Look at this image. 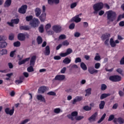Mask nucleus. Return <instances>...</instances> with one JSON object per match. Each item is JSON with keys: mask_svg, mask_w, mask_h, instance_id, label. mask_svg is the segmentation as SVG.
<instances>
[{"mask_svg": "<svg viewBox=\"0 0 124 124\" xmlns=\"http://www.w3.org/2000/svg\"><path fill=\"white\" fill-rule=\"evenodd\" d=\"M107 20H108L109 22H114L117 18V14L116 12L113 11H108L107 12Z\"/></svg>", "mask_w": 124, "mask_h": 124, "instance_id": "obj_1", "label": "nucleus"}, {"mask_svg": "<svg viewBox=\"0 0 124 124\" xmlns=\"http://www.w3.org/2000/svg\"><path fill=\"white\" fill-rule=\"evenodd\" d=\"M103 6H104V4L101 2H100L94 4L93 6V8L95 11L97 12L99 11V10H101V9L103 8Z\"/></svg>", "mask_w": 124, "mask_h": 124, "instance_id": "obj_2", "label": "nucleus"}, {"mask_svg": "<svg viewBox=\"0 0 124 124\" xmlns=\"http://www.w3.org/2000/svg\"><path fill=\"white\" fill-rule=\"evenodd\" d=\"M26 36L27 38H29L30 34L27 33L26 35L24 33H19L17 35V39L20 41H25L26 40Z\"/></svg>", "mask_w": 124, "mask_h": 124, "instance_id": "obj_3", "label": "nucleus"}, {"mask_svg": "<svg viewBox=\"0 0 124 124\" xmlns=\"http://www.w3.org/2000/svg\"><path fill=\"white\" fill-rule=\"evenodd\" d=\"M109 80L112 82H120L122 81V77L119 75L111 76L109 77Z\"/></svg>", "mask_w": 124, "mask_h": 124, "instance_id": "obj_4", "label": "nucleus"}, {"mask_svg": "<svg viewBox=\"0 0 124 124\" xmlns=\"http://www.w3.org/2000/svg\"><path fill=\"white\" fill-rule=\"evenodd\" d=\"M40 24V21L38 18H34L32 20L31 22H30V25L32 27V28H37Z\"/></svg>", "mask_w": 124, "mask_h": 124, "instance_id": "obj_5", "label": "nucleus"}, {"mask_svg": "<svg viewBox=\"0 0 124 124\" xmlns=\"http://www.w3.org/2000/svg\"><path fill=\"white\" fill-rule=\"evenodd\" d=\"M19 21L20 20L19 19V18L14 19H12L10 22H7V25H9V26H10V27H14V24H15V25H17L19 24Z\"/></svg>", "mask_w": 124, "mask_h": 124, "instance_id": "obj_6", "label": "nucleus"}, {"mask_svg": "<svg viewBox=\"0 0 124 124\" xmlns=\"http://www.w3.org/2000/svg\"><path fill=\"white\" fill-rule=\"evenodd\" d=\"M28 9V6L27 5H23L21 8L18 9L19 13L21 14H25L27 11V9Z\"/></svg>", "mask_w": 124, "mask_h": 124, "instance_id": "obj_7", "label": "nucleus"}, {"mask_svg": "<svg viewBox=\"0 0 124 124\" xmlns=\"http://www.w3.org/2000/svg\"><path fill=\"white\" fill-rule=\"evenodd\" d=\"M52 30L55 32L58 33V32L62 31V27L60 25H54L52 27Z\"/></svg>", "mask_w": 124, "mask_h": 124, "instance_id": "obj_8", "label": "nucleus"}, {"mask_svg": "<svg viewBox=\"0 0 124 124\" xmlns=\"http://www.w3.org/2000/svg\"><path fill=\"white\" fill-rule=\"evenodd\" d=\"M15 109L14 108H12V109H10L9 108H6L5 109V112L7 115H10V116H12L14 114Z\"/></svg>", "mask_w": 124, "mask_h": 124, "instance_id": "obj_9", "label": "nucleus"}, {"mask_svg": "<svg viewBox=\"0 0 124 124\" xmlns=\"http://www.w3.org/2000/svg\"><path fill=\"white\" fill-rule=\"evenodd\" d=\"M72 53V49L69 48L66 50L65 53H61L60 54L61 57H66V56H68V55H70V54Z\"/></svg>", "mask_w": 124, "mask_h": 124, "instance_id": "obj_10", "label": "nucleus"}, {"mask_svg": "<svg viewBox=\"0 0 124 124\" xmlns=\"http://www.w3.org/2000/svg\"><path fill=\"white\" fill-rule=\"evenodd\" d=\"M54 79L57 81H63L65 79V76L64 75H58L56 76Z\"/></svg>", "mask_w": 124, "mask_h": 124, "instance_id": "obj_11", "label": "nucleus"}, {"mask_svg": "<svg viewBox=\"0 0 124 124\" xmlns=\"http://www.w3.org/2000/svg\"><path fill=\"white\" fill-rule=\"evenodd\" d=\"M47 3L49 5H54V4H59L60 0H47Z\"/></svg>", "mask_w": 124, "mask_h": 124, "instance_id": "obj_12", "label": "nucleus"}, {"mask_svg": "<svg viewBox=\"0 0 124 124\" xmlns=\"http://www.w3.org/2000/svg\"><path fill=\"white\" fill-rule=\"evenodd\" d=\"M82 16V14H79L76 16L75 17H73V20L76 23H79V22H81V18L79 17H81Z\"/></svg>", "mask_w": 124, "mask_h": 124, "instance_id": "obj_13", "label": "nucleus"}, {"mask_svg": "<svg viewBox=\"0 0 124 124\" xmlns=\"http://www.w3.org/2000/svg\"><path fill=\"white\" fill-rule=\"evenodd\" d=\"M97 116V112H95L90 117L88 118V121H89V122H95V119H96Z\"/></svg>", "mask_w": 124, "mask_h": 124, "instance_id": "obj_14", "label": "nucleus"}, {"mask_svg": "<svg viewBox=\"0 0 124 124\" xmlns=\"http://www.w3.org/2000/svg\"><path fill=\"white\" fill-rule=\"evenodd\" d=\"M47 90V87L46 86H41L40 87L38 91L39 93H44Z\"/></svg>", "mask_w": 124, "mask_h": 124, "instance_id": "obj_15", "label": "nucleus"}, {"mask_svg": "<svg viewBox=\"0 0 124 124\" xmlns=\"http://www.w3.org/2000/svg\"><path fill=\"white\" fill-rule=\"evenodd\" d=\"M38 17L41 22H45V20H46V13H42L41 16H39Z\"/></svg>", "mask_w": 124, "mask_h": 124, "instance_id": "obj_16", "label": "nucleus"}, {"mask_svg": "<svg viewBox=\"0 0 124 124\" xmlns=\"http://www.w3.org/2000/svg\"><path fill=\"white\" fill-rule=\"evenodd\" d=\"M36 61V56L35 55L32 56L30 60V65H34V64H35Z\"/></svg>", "mask_w": 124, "mask_h": 124, "instance_id": "obj_17", "label": "nucleus"}, {"mask_svg": "<svg viewBox=\"0 0 124 124\" xmlns=\"http://www.w3.org/2000/svg\"><path fill=\"white\" fill-rule=\"evenodd\" d=\"M50 46H47L45 48L44 54L45 56H49V55H50Z\"/></svg>", "mask_w": 124, "mask_h": 124, "instance_id": "obj_18", "label": "nucleus"}, {"mask_svg": "<svg viewBox=\"0 0 124 124\" xmlns=\"http://www.w3.org/2000/svg\"><path fill=\"white\" fill-rule=\"evenodd\" d=\"M30 27L27 25L21 26L19 27V30H20V31H30Z\"/></svg>", "mask_w": 124, "mask_h": 124, "instance_id": "obj_19", "label": "nucleus"}, {"mask_svg": "<svg viewBox=\"0 0 124 124\" xmlns=\"http://www.w3.org/2000/svg\"><path fill=\"white\" fill-rule=\"evenodd\" d=\"M30 61V58H26L23 60L19 61L18 62L19 65H22V64H25L27 62H29Z\"/></svg>", "mask_w": 124, "mask_h": 124, "instance_id": "obj_20", "label": "nucleus"}, {"mask_svg": "<svg viewBox=\"0 0 124 124\" xmlns=\"http://www.w3.org/2000/svg\"><path fill=\"white\" fill-rule=\"evenodd\" d=\"M35 13L36 17H39L41 14V9L39 8H36L35 10Z\"/></svg>", "mask_w": 124, "mask_h": 124, "instance_id": "obj_21", "label": "nucleus"}, {"mask_svg": "<svg viewBox=\"0 0 124 124\" xmlns=\"http://www.w3.org/2000/svg\"><path fill=\"white\" fill-rule=\"evenodd\" d=\"M37 99L38 100H40L42 102L46 103V100H45V98L42 96V95H38L37 96Z\"/></svg>", "mask_w": 124, "mask_h": 124, "instance_id": "obj_22", "label": "nucleus"}, {"mask_svg": "<svg viewBox=\"0 0 124 124\" xmlns=\"http://www.w3.org/2000/svg\"><path fill=\"white\" fill-rule=\"evenodd\" d=\"M110 36L111 35L110 34V33H106L105 34L102 35V39H103V40H105V39H109V38Z\"/></svg>", "mask_w": 124, "mask_h": 124, "instance_id": "obj_23", "label": "nucleus"}, {"mask_svg": "<svg viewBox=\"0 0 124 124\" xmlns=\"http://www.w3.org/2000/svg\"><path fill=\"white\" fill-rule=\"evenodd\" d=\"M11 2H12L11 0H6L4 4V7H9V6L11 5Z\"/></svg>", "mask_w": 124, "mask_h": 124, "instance_id": "obj_24", "label": "nucleus"}, {"mask_svg": "<svg viewBox=\"0 0 124 124\" xmlns=\"http://www.w3.org/2000/svg\"><path fill=\"white\" fill-rule=\"evenodd\" d=\"M71 62V60L68 57L65 58L63 60V63H64L65 64H69V63H70Z\"/></svg>", "mask_w": 124, "mask_h": 124, "instance_id": "obj_25", "label": "nucleus"}, {"mask_svg": "<svg viewBox=\"0 0 124 124\" xmlns=\"http://www.w3.org/2000/svg\"><path fill=\"white\" fill-rule=\"evenodd\" d=\"M86 94L85 96H89L90 95L92 94V88H88L85 90Z\"/></svg>", "mask_w": 124, "mask_h": 124, "instance_id": "obj_26", "label": "nucleus"}, {"mask_svg": "<svg viewBox=\"0 0 124 124\" xmlns=\"http://www.w3.org/2000/svg\"><path fill=\"white\" fill-rule=\"evenodd\" d=\"M88 72L90 74H93L94 73H97L98 70L93 68H89L88 69Z\"/></svg>", "mask_w": 124, "mask_h": 124, "instance_id": "obj_27", "label": "nucleus"}, {"mask_svg": "<svg viewBox=\"0 0 124 124\" xmlns=\"http://www.w3.org/2000/svg\"><path fill=\"white\" fill-rule=\"evenodd\" d=\"M105 106V101H101L100 104L99 105V109H104Z\"/></svg>", "mask_w": 124, "mask_h": 124, "instance_id": "obj_28", "label": "nucleus"}, {"mask_svg": "<svg viewBox=\"0 0 124 124\" xmlns=\"http://www.w3.org/2000/svg\"><path fill=\"white\" fill-rule=\"evenodd\" d=\"M6 46H7V43L6 42H0V48H6Z\"/></svg>", "mask_w": 124, "mask_h": 124, "instance_id": "obj_29", "label": "nucleus"}, {"mask_svg": "<svg viewBox=\"0 0 124 124\" xmlns=\"http://www.w3.org/2000/svg\"><path fill=\"white\" fill-rule=\"evenodd\" d=\"M4 55H7V50L5 49H2L0 50V56H3Z\"/></svg>", "mask_w": 124, "mask_h": 124, "instance_id": "obj_30", "label": "nucleus"}, {"mask_svg": "<svg viewBox=\"0 0 124 124\" xmlns=\"http://www.w3.org/2000/svg\"><path fill=\"white\" fill-rule=\"evenodd\" d=\"M37 44L39 45L43 42V40H42V38L40 36H38L37 38Z\"/></svg>", "mask_w": 124, "mask_h": 124, "instance_id": "obj_31", "label": "nucleus"}, {"mask_svg": "<svg viewBox=\"0 0 124 124\" xmlns=\"http://www.w3.org/2000/svg\"><path fill=\"white\" fill-rule=\"evenodd\" d=\"M80 67L83 69V70H87L88 68H87V65H86V64L84 63V62H81L80 63Z\"/></svg>", "mask_w": 124, "mask_h": 124, "instance_id": "obj_32", "label": "nucleus"}, {"mask_svg": "<svg viewBox=\"0 0 124 124\" xmlns=\"http://www.w3.org/2000/svg\"><path fill=\"white\" fill-rule=\"evenodd\" d=\"M110 93H103L101 95L100 99H104V98H106V97H108L109 96Z\"/></svg>", "mask_w": 124, "mask_h": 124, "instance_id": "obj_33", "label": "nucleus"}, {"mask_svg": "<svg viewBox=\"0 0 124 124\" xmlns=\"http://www.w3.org/2000/svg\"><path fill=\"white\" fill-rule=\"evenodd\" d=\"M116 72L119 73V74H120V75H122V76H124V71H123V69H122L121 68H119L116 70Z\"/></svg>", "mask_w": 124, "mask_h": 124, "instance_id": "obj_34", "label": "nucleus"}, {"mask_svg": "<svg viewBox=\"0 0 124 124\" xmlns=\"http://www.w3.org/2000/svg\"><path fill=\"white\" fill-rule=\"evenodd\" d=\"M110 44L111 47H116V43H115L113 38H111L110 39Z\"/></svg>", "mask_w": 124, "mask_h": 124, "instance_id": "obj_35", "label": "nucleus"}, {"mask_svg": "<svg viewBox=\"0 0 124 124\" xmlns=\"http://www.w3.org/2000/svg\"><path fill=\"white\" fill-rule=\"evenodd\" d=\"M39 32H41V33L44 32V26H43V24L40 25V27H39Z\"/></svg>", "mask_w": 124, "mask_h": 124, "instance_id": "obj_36", "label": "nucleus"}, {"mask_svg": "<svg viewBox=\"0 0 124 124\" xmlns=\"http://www.w3.org/2000/svg\"><path fill=\"white\" fill-rule=\"evenodd\" d=\"M106 117V113H104L101 118L99 119V120L97 122L98 124H100L105 119V117Z\"/></svg>", "mask_w": 124, "mask_h": 124, "instance_id": "obj_37", "label": "nucleus"}, {"mask_svg": "<svg viewBox=\"0 0 124 124\" xmlns=\"http://www.w3.org/2000/svg\"><path fill=\"white\" fill-rule=\"evenodd\" d=\"M117 122L120 124H124V120L122 117H119V118H117Z\"/></svg>", "mask_w": 124, "mask_h": 124, "instance_id": "obj_38", "label": "nucleus"}, {"mask_svg": "<svg viewBox=\"0 0 124 124\" xmlns=\"http://www.w3.org/2000/svg\"><path fill=\"white\" fill-rule=\"evenodd\" d=\"M83 109L85 111H91L92 110V107H90L89 106H85L83 107Z\"/></svg>", "mask_w": 124, "mask_h": 124, "instance_id": "obj_39", "label": "nucleus"}, {"mask_svg": "<svg viewBox=\"0 0 124 124\" xmlns=\"http://www.w3.org/2000/svg\"><path fill=\"white\" fill-rule=\"evenodd\" d=\"M33 18L32 16H29L26 17V20L27 22H30V21H31Z\"/></svg>", "mask_w": 124, "mask_h": 124, "instance_id": "obj_40", "label": "nucleus"}, {"mask_svg": "<svg viewBox=\"0 0 124 124\" xmlns=\"http://www.w3.org/2000/svg\"><path fill=\"white\" fill-rule=\"evenodd\" d=\"M27 71H28V72H33V71H34V69L32 65H31L27 68Z\"/></svg>", "mask_w": 124, "mask_h": 124, "instance_id": "obj_41", "label": "nucleus"}, {"mask_svg": "<svg viewBox=\"0 0 124 124\" xmlns=\"http://www.w3.org/2000/svg\"><path fill=\"white\" fill-rule=\"evenodd\" d=\"M14 46L15 47H20L21 46V43L19 41H16L14 43Z\"/></svg>", "mask_w": 124, "mask_h": 124, "instance_id": "obj_42", "label": "nucleus"}, {"mask_svg": "<svg viewBox=\"0 0 124 124\" xmlns=\"http://www.w3.org/2000/svg\"><path fill=\"white\" fill-rule=\"evenodd\" d=\"M66 38V36L65 34H61L59 37V39L60 40H62Z\"/></svg>", "mask_w": 124, "mask_h": 124, "instance_id": "obj_43", "label": "nucleus"}, {"mask_svg": "<svg viewBox=\"0 0 124 124\" xmlns=\"http://www.w3.org/2000/svg\"><path fill=\"white\" fill-rule=\"evenodd\" d=\"M114 119H115V115L112 114L109 116L108 121V122H111V121H113Z\"/></svg>", "mask_w": 124, "mask_h": 124, "instance_id": "obj_44", "label": "nucleus"}, {"mask_svg": "<svg viewBox=\"0 0 124 124\" xmlns=\"http://www.w3.org/2000/svg\"><path fill=\"white\" fill-rule=\"evenodd\" d=\"M107 89V86L105 84H102L101 85V91H105Z\"/></svg>", "mask_w": 124, "mask_h": 124, "instance_id": "obj_45", "label": "nucleus"}, {"mask_svg": "<svg viewBox=\"0 0 124 124\" xmlns=\"http://www.w3.org/2000/svg\"><path fill=\"white\" fill-rule=\"evenodd\" d=\"M62 45H63V46H68V45H69V42L66 40L62 42Z\"/></svg>", "mask_w": 124, "mask_h": 124, "instance_id": "obj_46", "label": "nucleus"}, {"mask_svg": "<svg viewBox=\"0 0 124 124\" xmlns=\"http://www.w3.org/2000/svg\"><path fill=\"white\" fill-rule=\"evenodd\" d=\"M84 119V116H77L76 118H75V120L76 121H81V120Z\"/></svg>", "mask_w": 124, "mask_h": 124, "instance_id": "obj_47", "label": "nucleus"}, {"mask_svg": "<svg viewBox=\"0 0 124 124\" xmlns=\"http://www.w3.org/2000/svg\"><path fill=\"white\" fill-rule=\"evenodd\" d=\"M75 62L76 63H78V62H82V59H81V58L79 57H78L76 58Z\"/></svg>", "mask_w": 124, "mask_h": 124, "instance_id": "obj_48", "label": "nucleus"}, {"mask_svg": "<svg viewBox=\"0 0 124 124\" xmlns=\"http://www.w3.org/2000/svg\"><path fill=\"white\" fill-rule=\"evenodd\" d=\"M54 112L56 114H59V113H61V108H55L54 110Z\"/></svg>", "mask_w": 124, "mask_h": 124, "instance_id": "obj_49", "label": "nucleus"}, {"mask_svg": "<svg viewBox=\"0 0 124 124\" xmlns=\"http://www.w3.org/2000/svg\"><path fill=\"white\" fill-rule=\"evenodd\" d=\"M74 28H75V24L72 23L69 26V29L70 30H74Z\"/></svg>", "mask_w": 124, "mask_h": 124, "instance_id": "obj_50", "label": "nucleus"}, {"mask_svg": "<svg viewBox=\"0 0 124 124\" xmlns=\"http://www.w3.org/2000/svg\"><path fill=\"white\" fill-rule=\"evenodd\" d=\"M71 115L73 117H77L78 116V112L77 111H73L71 113Z\"/></svg>", "mask_w": 124, "mask_h": 124, "instance_id": "obj_51", "label": "nucleus"}, {"mask_svg": "<svg viewBox=\"0 0 124 124\" xmlns=\"http://www.w3.org/2000/svg\"><path fill=\"white\" fill-rule=\"evenodd\" d=\"M51 27V24L50 23L47 24L45 26V29L46 31H48L49 29H50Z\"/></svg>", "mask_w": 124, "mask_h": 124, "instance_id": "obj_52", "label": "nucleus"}, {"mask_svg": "<svg viewBox=\"0 0 124 124\" xmlns=\"http://www.w3.org/2000/svg\"><path fill=\"white\" fill-rule=\"evenodd\" d=\"M99 67H100V63H99V62L96 63L94 65V68L96 69H98Z\"/></svg>", "mask_w": 124, "mask_h": 124, "instance_id": "obj_53", "label": "nucleus"}, {"mask_svg": "<svg viewBox=\"0 0 124 124\" xmlns=\"http://www.w3.org/2000/svg\"><path fill=\"white\" fill-rule=\"evenodd\" d=\"M47 94L48 95H56V93L53 91H50L48 93H47Z\"/></svg>", "mask_w": 124, "mask_h": 124, "instance_id": "obj_54", "label": "nucleus"}, {"mask_svg": "<svg viewBox=\"0 0 124 124\" xmlns=\"http://www.w3.org/2000/svg\"><path fill=\"white\" fill-rule=\"evenodd\" d=\"M9 40H13L14 39V34L11 33L9 36Z\"/></svg>", "mask_w": 124, "mask_h": 124, "instance_id": "obj_55", "label": "nucleus"}, {"mask_svg": "<svg viewBox=\"0 0 124 124\" xmlns=\"http://www.w3.org/2000/svg\"><path fill=\"white\" fill-rule=\"evenodd\" d=\"M76 6H77V3L76 2H74L71 4L70 7L72 9L74 8V7H76Z\"/></svg>", "mask_w": 124, "mask_h": 124, "instance_id": "obj_56", "label": "nucleus"}, {"mask_svg": "<svg viewBox=\"0 0 124 124\" xmlns=\"http://www.w3.org/2000/svg\"><path fill=\"white\" fill-rule=\"evenodd\" d=\"M67 117L68 119H70V120H71V121H74V120H75V118H73V116H72V114L68 115Z\"/></svg>", "mask_w": 124, "mask_h": 124, "instance_id": "obj_57", "label": "nucleus"}, {"mask_svg": "<svg viewBox=\"0 0 124 124\" xmlns=\"http://www.w3.org/2000/svg\"><path fill=\"white\" fill-rule=\"evenodd\" d=\"M65 71H66V67H64L61 70V73H62V74H64V73H65Z\"/></svg>", "mask_w": 124, "mask_h": 124, "instance_id": "obj_58", "label": "nucleus"}, {"mask_svg": "<svg viewBox=\"0 0 124 124\" xmlns=\"http://www.w3.org/2000/svg\"><path fill=\"white\" fill-rule=\"evenodd\" d=\"M15 52H16V51L14 50L10 52V56L11 58H13V57H14V55H15Z\"/></svg>", "mask_w": 124, "mask_h": 124, "instance_id": "obj_59", "label": "nucleus"}, {"mask_svg": "<svg viewBox=\"0 0 124 124\" xmlns=\"http://www.w3.org/2000/svg\"><path fill=\"white\" fill-rule=\"evenodd\" d=\"M81 34L79 32H76L74 34L75 37H79Z\"/></svg>", "mask_w": 124, "mask_h": 124, "instance_id": "obj_60", "label": "nucleus"}, {"mask_svg": "<svg viewBox=\"0 0 124 124\" xmlns=\"http://www.w3.org/2000/svg\"><path fill=\"white\" fill-rule=\"evenodd\" d=\"M101 59L100 58V57L99 56H95L94 58V61H97L98 62V61H100Z\"/></svg>", "mask_w": 124, "mask_h": 124, "instance_id": "obj_61", "label": "nucleus"}, {"mask_svg": "<svg viewBox=\"0 0 124 124\" xmlns=\"http://www.w3.org/2000/svg\"><path fill=\"white\" fill-rule=\"evenodd\" d=\"M120 63L121 65L124 64V57L121 59Z\"/></svg>", "mask_w": 124, "mask_h": 124, "instance_id": "obj_62", "label": "nucleus"}, {"mask_svg": "<svg viewBox=\"0 0 124 124\" xmlns=\"http://www.w3.org/2000/svg\"><path fill=\"white\" fill-rule=\"evenodd\" d=\"M28 122H30L29 119H26L25 120H24L23 121H22L21 124H27V123H28Z\"/></svg>", "mask_w": 124, "mask_h": 124, "instance_id": "obj_63", "label": "nucleus"}, {"mask_svg": "<svg viewBox=\"0 0 124 124\" xmlns=\"http://www.w3.org/2000/svg\"><path fill=\"white\" fill-rule=\"evenodd\" d=\"M82 96H77L76 97V99H77V101H81L82 99Z\"/></svg>", "mask_w": 124, "mask_h": 124, "instance_id": "obj_64", "label": "nucleus"}]
</instances>
